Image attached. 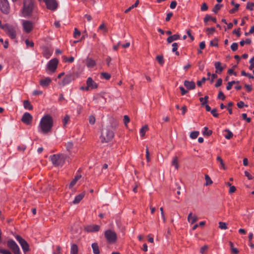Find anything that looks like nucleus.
<instances>
[{"label":"nucleus","mask_w":254,"mask_h":254,"mask_svg":"<svg viewBox=\"0 0 254 254\" xmlns=\"http://www.w3.org/2000/svg\"><path fill=\"white\" fill-rule=\"evenodd\" d=\"M53 126V119L50 115H44L41 119L39 126V132L43 134H48L52 132Z\"/></svg>","instance_id":"f257e3e1"},{"label":"nucleus","mask_w":254,"mask_h":254,"mask_svg":"<svg viewBox=\"0 0 254 254\" xmlns=\"http://www.w3.org/2000/svg\"><path fill=\"white\" fill-rule=\"evenodd\" d=\"M36 8L33 0H24L23 6L20 10V16L23 17H29L32 16Z\"/></svg>","instance_id":"f03ea898"},{"label":"nucleus","mask_w":254,"mask_h":254,"mask_svg":"<svg viewBox=\"0 0 254 254\" xmlns=\"http://www.w3.org/2000/svg\"><path fill=\"white\" fill-rule=\"evenodd\" d=\"M67 156L64 154H54L51 156V160L53 164L56 166H62L64 165Z\"/></svg>","instance_id":"7ed1b4c3"},{"label":"nucleus","mask_w":254,"mask_h":254,"mask_svg":"<svg viewBox=\"0 0 254 254\" xmlns=\"http://www.w3.org/2000/svg\"><path fill=\"white\" fill-rule=\"evenodd\" d=\"M113 131L109 129L105 128L103 130L100 137L101 141L106 143L110 141L114 137Z\"/></svg>","instance_id":"20e7f679"},{"label":"nucleus","mask_w":254,"mask_h":254,"mask_svg":"<svg viewBox=\"0 0 254 254\" xmlns=\"http://www.w3.org/2000/svg\"><path fill=\"white\" fill-rule=\"evenodd\" d=\"M2 29L4 30L6 34L12 39H14L16 38V31L15 27L8 24H6L4 25V27H2Z\"/></svg>","instance_id":"39448f33"},{"label":"nucleus","mask_w":254,"mask_h":254,"mask_svg":"<svg viewBox=\"0 0 254 254\" xmlns=\"http://www.w3.org/2000/svg\"><path fill=\"white\" fill-rule=\"evenodd\" d=\"M105 237L110 244L115 243L117 239V234L111 230H108L105 232Z\"/></svg>","instance_id":"423d86ee"},{"label":"nucleus","mask_w":254,"mask_h":254,"mask_svg":"<svg viewBox=\"0 0 254 254\" xmlns=\"http://www.w3.org/2000/svg\"><path fill=\"white\" fill-rule=\"evenodd\" d=\"M15 238L20 245L23 252L24 253L28 252L29 251V246L28 243L19 235L16 236Z\"/></svg>","instance_id":"0eeeda50"},{"label":"nucleus","mask_w":254,"mask_h":254,"mask_svg":"<svg viewBox=\"0 0 254 254\" xmlns=\"http://www.w3.org/2000/svg\"><path fill=\"white\" fill-rule=\"evenodd\" d=\"M7 247L13 252L14 254H21L20 249L13 240H9L7 242Z\"/></svg>","instance_id":"6e6552de"},{"label":"nucleus","mask_w":254,"mask_h":254,"mask_svg":"<svg viewBox=\"0 0 254 254\" xmlns=\"http://www.w3.org/2000/svg\"><path fill=\"white\" fill-rule=\"evenodd\" d=\"M75 79V78L74 74L69 73L64 77L63 80L59 83V84L61 86H64L69 84L71 81L74 80Z\"/></svg>","instance_id":"1a4fd4ad"},{"label":"nucleus","mask_w":254,"mask_h":254,"mask_svg":"<svg viewBox=\"0 0 254 254\" xmlns=\"http://www.w3.org/2000/svg\"><path fill=\"white\" fill-rule=\"evenodd\" d=\"M22 27L24 32L29 33L33 29L34 23L31 21L23 20L22 21Z\"/></svg>","instance_id":"9d476101"},{"label":"nucleus","mask_w":254,"mask_h":254,"mask_svg":"<svg viewBox=\"0 0 254 254\" xmlns=\"http://www.w3.org/2000/svg\"><path fill=\"white\" fill-rule=\"evenodd\" d=\"M0 10L4 14L9 12L10 6L7 0H0Z\"/></svg>","instance_id":"9b49d317"},{"label":"nucleus","mask_w":254,"mask_h":254,"mask_svg":"<svg viewBox=\"0 0 254 254\" xmlns=\"http://www.w3.org/2000/svg\"><path fill=\"white\" fill-rule=\"evenodd\" d=\"M59 61L57 59L54 58L50 60L47 64V68L51 72H55L57 68Z\"/></svg>","instance_id":"f8f14e48"},{"label":"nucleus","mask_w":254,"mask_h":254,"mask_svg":"<svg viewBox=\"0 0 254 254\" xmlns=\"http://www.w3.org/2000/svg\"><path fill=\"white\" fill-rule=\"evenodd\" d=\"M87 86L85 90L88 91L91 89H96L98 87L97 84L93 81L91 77H88L86 81Z\"/></svg>","instance_id":"ddd939ff"},{"label":"nucleus","mask_w":254,"mask_h":254,"mask_svg":"<svg viewBox=\"0 0 254 254\" xmlns=\"http://www.w3.org/2000/svg\"><path fill=\"white\" fill-rule=\"evenodd\" d=\"M45 2L47 8L55 10L57 9L58 3L55 0H44Z\"/></svg>","instance_id":"4468645a"},{"label":"nucleus","mask_w":254,"mask_h":254,"mask_svg":"<svg viewBox=\"0 0 254 254\" xmlns=\"http://www.w3.org/2000/svg\"><path fill=\"white\" fill-rule=\"evenodd\" d=\"M100 229V226L98 225L91 224L85 227V230L88 233H94L98 232Z\"/></svg>","instance_id":"2eb2a0df"},{"label":"nucleus","mask_w":254,"mask_h":254,"mask_svg":"<svg viewBox=\"0 0 254 254\" xmlns=\"http://www.w3.org/2000/svg\"><path fill=\"white\" fill-rule=\"evenodd\" d=\"M33 117L29 113H25L21 119V121L26 124L30 125L32 122Z\"/></svg>","instance_id":"dca6fc26"},{"label":"nucleus","mask_w":254,"mask_h":254,"mask_svg":"<svg viewBox=\"0 0 254 254\" xmlns=\"http://www.w3.org/2000/svg\"><path fill=\"white\" fill-rule=\"evenodd\" d=\"M52 79L49 77H45L40 80L39 83L43 87H46L51 83Z\"/></svg>","instance_id":"f3484780"},{"label":"nucleus","mask_w":254,"mask_h":254,"mask_svg":"<svg viewBox=\"0 0 254 254\" xmlns=\"http://www.w3.org/2000/svg\"><path fill=\"white\" fill-rule=\"evenodd\" d=\"M184 84L185 87L189 90H192L195 88V84L192 81L185 80Z\"/></svg>","instance_id":"a211bd4d"},{"label":"nucleus","mask_w":254,"mask_h":254,"mask_svg":"<svg viewBox=\"0 0 254 254\" xmlns=\"http://www.w3.org/2000/svg\"><path fill=\"white\" fill-rule=\"evenodd\" d=\"M215 68H216V73H220L224 69V67L221 65V63L220 62H216L214 63Z\"/></svg>","instance_id":"6ab92c4d"},{"label":"nucleus","mask_w":254,"mask_h":254,"mask_svg":"<svg viewBox=\"0 0 254 254\" xmlns=\"http://www.w3.org/2000/svg\"><path fill=\"white\" fill-rule=\"evenodd\" d=\"M198 220L197 217L194 215H192V213L190 212L188 216V221L191 224H193L196 222Z\"/></svg>","instance_id":"aec40b11"},{"label":"nucleus","mask_w":254,"mask_h":254,"mask_svg":"<svg viewBox=\"0 0 254 254\" xmlns=\"http://www.w3.org/2000/svg\"><path fill=\"white\" fill-rule=\"evenodd\" d=\"M85 196V192H82V193L79 194L77 196H75L74 199L73 201V204H77Z\"/></svg>","instance_id":"412c9836"},{"label":"nucleus","mask_w":254,"mask_h":254,"mask_svg":"<svg viewBox=\"0 0 254 254\" xmlns=\"http://www.w3.org/2000/svg\"><path fill=\"white\" fill-rule=\"evenodd\" d=\"M180 35L179 34H174V35H173L172 36H169L167 38V42L168 43H171L173 41L177 40L180 39Z\"/></svg>","instance_id":"4be33fe9"},{"label":"nucleus","mask_w":254,"mask_h":254,"mask_svg":"<svg viewBox=\"0 0 254 254\" xmlns=\"http://www.w3.org/2000/svg\"><path fill=\"white\" fill-rule=\"evenodd\" d=\"M209 20H211L215 23L216 22V19L215 18L212 17L208 14H206L204 18V22L206 25H208V22Z\"/></svg>","instance_id":"5701e85b"},{"label":"nucleus","mask_w":254,"mask_h":254,"mask_svg":"<svg viewBox=\"0 0 254 254\" xmlns=\"http://www.w3.org/2000/svg\"><path fill=\"white\" fill-rule=\"evenodd\" d=\"M96 65V62L94 60L90 58L86 59V65L88 67H93Z\"/></svg>","instance_id":"b1692460"},{"label":"nucleus","mask_w":254,"mask_h":254,"mask_svg":"<svg viewBox=\"0 0 254 254\" xmlns=\"http://www.w3.org/2000/svg\"><path fill=\"white\" fill-rule=\"evenodd\" d=\"M81 178V175H78L75 176L74 178L73 179V180L70 182L69 187V188H72L77 183L78 180L80 179Z\"/></svg>","instance_id":"393cba45"},{"label":"nucleus","mask_w":254,"mask_h":254,"mask_svg":"<svg viewBox=\"0 0 254 254\" xmlns=\"http://www.w3.org/2000/svg\"><path fill=\"white\" fill-rule=\"evenodd\" d=\"M94 254H100V250L97 243H94L91 245Z\"/></svg>","instance_id":"a878e982"},{"label":"nucleus","mask_w":254,"mask_h":254,"mask_svg":"<svg viewBox=\"0 0 254 254\" xmlns=\"http://www.w3.org/2000/svg\"><path fill=\"white\" fill-rule=\"evenodd\" d=\"M78 248L77 246L75 244H72L70 248V254H78Z\"/></svg>","instance_id":"bb28decb"},{"label":"nucleus","mask_w":254,"mask_h":254,"mask_svg":"<svg viewBox=\"0 0 254 254\" xmlns=\"http://www.w3.org/2000/svg\"><path fill=\"white\" fill-rule=\"evenodd\" d=\"M24 107L25 109H28L30 110H32L33 107L31 104L30 102L28 100H24L23 102Z\"/></svg>","instance_id":"cd10ccee"},{"label":"nucleus","mask_w":254,"mask_h":254,"mask_svg":"<svg viewBox=\"0 0 254 254\" xmlns=\"http://www.w3.org/2000/svg\"><path fill=\"white\" fill-rule=\"evenodd\" d=\"M172 165L174 166L176 169H178L179 166L178 165V158L177 156L173 158L172 161Z\"/></svg>","instance_id":"c85d7f7f"},{"label":"nucleus","mask_w":254,"mask_h":254,"mask_svg":"<svg viewBox=\"0 0 254 254\" xmlns=\"http://www.w3.org/2000/svg\"><path fill=\"white\" fill-rule=\"evenodd\" d=\"M148 129V126L146 125L144 126L140 130V134L141 136H144L145 134V132Z\"/></svg>","instance_id":"c756f323"},{"label":"nucleus","mask_w":254,"mask_h":254,"mask_svg":"<svg viewBox=\"0 0 254 254\" xmlns=\"http://www.w3.org/2000/svg\"><path fill=\"white\" fill-rule=\"evenodd\" d=\"M225 131L227 132V134L225 135V137L226 139H229L233 137V134L230 130L226 129L225 130Z\"/></svg>","instance_id":"7c9ffc66"},{"label":"nucleus","mask_w":254,"mask_h":254,"mask_svg":"<svg viewBox=\"0 0 254 254\" xmlns=\"http://www.w3.org/2000/svg\"><path fill=\"white\" fill-rule=\"evenodd\" d=\"M219 228L221 229L226 230L228 228L227 224L225 222H219Z\"/></svg>","instance_id":"2f4dec72"},{"label":"nucleus","mask_w":254,"mask_h":254,"mask_svg":"<svg viewBox=\"0 0 254 254\" xmlns=\"http://www.w3.org/2000/svg\"><path fill=\"white\" fill-rule=\"evenodd\" d=\"M204 130L203 132V134L204 135H207V136H210L211 135L212 133V131L211 130H208V128L207 127H205L204 128Z\"/></svg>","instance_id":"473e14b6"},{"label":"nucleus","mask_w":254,"mask_h":254,"mask_svg":"<svg viewBox=\"0 0 254 254\" xmlns=\"http://www.w3.org/2000/svg\"><path fill=\"white\" fill-rule=\"evenodd\" d=\"M199 133V132L198 131H193L190 133V137L192 139H195L198 136Z\"/></svg>","instance_id":"72a5a7b5"},{"label":"nucleus","mask_w":254,"mask_h":254,"mask_svg":"<svg viewBox=\"0 0 254 254\" xmlns=\"http://www.w3.org/2000/svg\"><path fill=\"white\" fill-rule=\"evenodd\" d=\"M229 243L231 247V250L232 252L235 254H237L239 253V251L237 250V249L233 247V243L232 242H229Z\"/></svg>","instance_id":"f704fd0d"},{"label":"nucleus","mask_w":254,"mask_h":254,"mask_svg":"<svg viewBox=\"0 0 254 254\" xmlns=\"http://www.w3.org/2000/svg\"><path fill=\"white\" fill-rule=\"evenodd\" d=\"M222 6V5L217 4L214 6L212 11L214 13H217L218 12V11L221 9Z\"/></svg>","instance_id":"c9c22d12"},{"label":"nucleus","mask_w":254,"mask_h":254,"mask_svg":"<svg viewBox=\"0 0 254 254\" xmlns=\"http://www.w3.org/2000/svg\"><path fill=\"white\" fill-rule=\"evenodd\" d=\"M205 179L206 180L205 185L206 186H209L212 184V181L211 180L210 178L209 177L208 175H206L205 176Z\"/></svg>","instance_id":"e433bc0d"},{"label":"nucleus","mask_w":254,"mask_h":254,"mask_svg":"<svg viewBox=\"0 0 254 254\" xmlns=\"http://www.w3.org/2000/svg\"><path fill=\"white\" fill-rule=\"evenodd\" d=\"M251 40L250 39H247L246 40H242L240 42V44L241 46H243L245 44H250L251 43Z\"/></svg>","instance_id":"4c0bfd02"},{"label":"nucleus","mask_w":254,"mask_h":254,"mask_svg":"<svg viewBox=\"0 0 254 254\" xmlns=\"http://www.w3.org/2000/svg\"><path fill=\"white\" fill-rule=\"evenodd\" d=\"M239 6H240L239 4H235L234 7L233 8L231 9L229 11V12L230 13H234L236 12L238 10Z\"/></svg>","instance_id":"58836bf2"},{"label":"nucleus","mask_w":254,"mask_h":254,"mask_svg":"<svg viewBox=\"0 0 254 254\" xmlns=\"http://www.w3.org/2000/svg\"><path fill=\"white\" fill-rule=\"evenodd\" d=\"M101 75L107 80H109L111 78V75L107 72H102Z\"/></svg>","instance_id":"ea45409f"},{"label":"nucleus","mask_w":254,"mask_h":254,"mask_svg":"<svg viewBox=\"0 0 254 254\" xmlns=\"http://www.w3.org/2000/svg\"><path fill=\"white\" fill-rule=\"evenodd\" d=\"M73 143L72 142H68L66 144V148L68 151H70V150L73 148Z\"/></svg>","instance_id":"a19ab883"},{"label":"nucleus","mask_w":254,"mask_h":254,"mask_svg":"<svg viewBox=\"0 0 254 254\" xmlns=\"http://www.w3.org/2000/svg\"><path fill=\"white\" fill-rule=\"evenodd\" d=\"M69 120H70V117L68 115H66L63 119V123H64V127H65V126L68 123Z\"/></svg>","instance_id":"79ce46f5"},{"label":"nucleus","mask_w":254,"mask_h":254,"mask_svg":"<svg viewBox=\"0 0 254 254\" xmlns=\"http://www.w3.org/2000/svg\"><path fill=\"white\" fill-rule=\"evenodd\" d=\"M254 7V2H248L247 4L246 8L250 10H253Z\"/></svg>","instance_id":"37998d69"},{"label":"nucleus","mask_w":254,"mask_h":254,"mask_svg":"<svg viewBox=\"0 0 254 254\" xmlns=\"http://www.w3.org/2000/svg\"><path fill=\"white\" fill-rule=\"evenodd\" d=\"M156 60H157L158 63L161 65H162L164 63L163 57L162 56H157L156 57Z\"/></svg>","instance_id":"c03bdc74"},{"label":"nucleus","mask_w":254,"mask_h":254,"mask_svg":"<svg viewBox=\"0 0 254 254\" xmlns=\"http://www.w3.org/2000/svg\"><path fill=\"white\" fill-rule=\"evenodd\" d=\"M210 45L211 46L218 47V39L217 38L214 39L210 42Z\"/></svg>","instance_id":"a18cd8bd"},{"label":"nucleus","mask_w":254,"mask_h":254,"mask_svg":"<svg viewBox=\"0 0 254 254\" xmlns=\"http://www.w3.org/2000/svg\"><path fill=\"white\" fill-rule=\"evenodd\" d=\"M216 159L218 162H220L221 167H222L223 169H225V164L222 159L220 156H217Z\"/></svg>","instance_id":"49530a36"},{"label":"nucleus","mask_w":254,"mask_h":254,"mask_svg":"<svg viewBox=\"0 0 254 254\" xmlns=\"http://www.w3.org/2000/svg\"><path fill=\"white\" fill-rule=\"evenodd\" d=\"M96 119L94 116L91 115L89 117V122L90 124L93 125L95 124Z\"/></svg>","instance_id":"de8ad7c7"},{"label":"nucleus","mask_w":254,"mask_h":254,"mask_svg":"<svg viewBox=\"0 0 254 254\" xmlns=\"http://www.w3.org/2000/svg\"><path fill=\"white\" fill-rule=\"evenodd\" d=\"M238 44L237 43H233L231 46V49L233 51H236L238 49Z\"/></svg>","instance_id":"09e8293b"},{"label":"nucleus","mask_w":254,"mask_h":254,"mask_svg":"<svg viewBox=\"0 0 254 254\" xmlns=\"http://www.w3.org/2000/svg\"><path fill=\"white\" fill-rule=\"evenodd\" d=\"M99 30H103L105 33H106L108 31V29L106 27L104 23H102L100 26L98 28Z\"/></svg>","instance_id":"8fccbe9b"},{"label":"nucleus","mask_w":254,"mask_h":254,"mask_svg":"<svg viewBox=\"0 0 254 254\" xmlns=\"http://www.w3.org/2000/svg\"><path fill=\"white\" fill-rule=\"evenodd\" d=\"M25 44L27 47H30L32 48L34 46V43L32 41H29L28 39H26L25 40Z\"/></svg>","instance_id":"3c124183"},{"label":"nucleus","mask_w":254,"mask_h":254,"mask_svg":"<svg viewBox=\"0 0 254 254\" xmlns=\"http://www.w3.org/2000/svg\"><path fill=\"white\" fill-rule=\"evenodd\" d=\"M124 124H125V126L127 127V124L130 121V119H129V117L128 116H127V115H125L124 116Z\"/></svg>","instance_id":"603ef678"},{"label":"nucleus","mask_w":254,"mask_h":254,"mask_svg":"<svg viewBox=\"0 0 254 254\" xmlns=\"http://www.w3.org/2000/svg\"><path fill=\"white\" fill-rule=\"evenodd\" d=\"M250 65L249 69L252 70L254 68V57L250 60Z\"/></svg>","instance_id":"864d4df0"},{"label":"nucleus","mask_w":254,"mask_h":254,"mask_svg":"<svg viewBox=\"0 0 254 254\" xmlns=\"http://www.w3.org/2000/svg\"><path fill=\"white\" fill-rule=\"evenodd\" d=\"M208 249V246L207 245H204L202 247L200 250V253L202 254H204Z\"/></svg>","instance_id":"5fc2aeb1"},{"label":"nucleus","mask_w":254,"mask_h":254,"mask_svg":"<svg viewBox=\"0 0 254 254\" xmlns=\"http://www.w3.org/2000/svg\"><path fill=\"white\" fill-rule=\"evenodd\" d=\"M207 79V80H208V79H209V78H207V79H206L205 77H203V78H202L201 80L198 81L197 82V85H198V86H201L202 83L205 82V81Z\"/></svg>","instance_id":"6e6d98bb"},{"label":"nucleus","mask_w":254,"mask_h":254,"mask_svg":"<svg viewBox=\"0 0 254 254\" xmlns=\"http://www.w3.org/2000/svg\"><path fill=\"white\" fill-rule=\"evenodd\" d=\"M218 98L221 99L222 100H224L225 99V96L223 93L222 91H220L218 95Z\"/></svg>","instance_id":"4d7b16f0"},{"label":"nucleus","mask_w":254,"mask_h":254,"mask_svg":"<svg viewBox=\"0 0 254 254\" xmlns=\"http://www.w3.org/2000/svg\"><path fill=\"white\" fill-rule=\"evenodd\" d=\"M80 32L77 28H74V32L73 34V37L74 38H76L77 36H80Z\"/></svg>","instance_id":"13d9d810"},{"label":"nucleus","mask_w":254,"mask_h":254,"mask_svg":"<svg viewBox=\"0 0 254 254\" xmlns=\"http://www.w3.org/2000/svg\"><path fill=\"white\" fill-rule=\"evenodd\" d=\"M237 106L240 108H242L243 107L246 106L247 107L248 105H245V103L243 101H240L237 103Z\"/></svg>","instance_id":"bf43d9fd"},{"label":"nucleus","mask_w":254,"mask_h":254,"mask_svg":"<svg viewBox=\"0 0 254 254\" xmlns=\"http://www.w3.org/2000/svg\"><path fill=\"white\" fill-rule=\"evenodd\" d=\"M242 118H243V119L244 120H246V121L248 123H250L251 122V118H248L247 116V114H245V113H244V114H242Z\"/></svg>","instance_id":"052dcab7"},{"label":"nucleus","mask_w":254,"mask_h":254,"mask_svg":"<svg viewBox=\"0 0 254 254\" xmlns=\"http://www.w3.org/2000/svg\"><path fill=\"white\" fill-rule=\"evenodd\" d=\"M206 30L208 32V34H212L215 31V28L214 27L207 28Z\"/></svg>","instance_id":"680f3d73"},{"label":"nucleus","mask_w":254,"mask_h":254,"mask_svg":"<svg viewBox=\"0 0 254 254\" xmlns=\"http://www.w3.org/2000/svg\"><path fill=\"white\" fill-rule=\"evenodd\" d=\"M56 249H57L56 251L53 252V254H61V247L59 246H57L56 247Z\"/></svg>","instance_id":"e2e57ef3"},{"label":"nucleus","mask_w":254,"mask_h":254,"mask_svg":"<svg viewBox=\"0 0 254 254\" xmlns=\"http://www.w3.org/2000/svg\"><path fill=\"white\" fill-rule=\"evenodd\" d=\"M64 60L66 62L72 63L74 61V58L73 57H71L69 58H67V57H64Z\"/></svg>","instance_id":"0e129e2a"},{"label":"nucleus","mask_w":254,"mask_h":254,"mask_svg":"<svg viewBox=\"0 0 254 254\" xmlns=\"http://www.w3.org/2000/svg\"><path fill=\"white\" fill-rule=\"evenodd\" d=\"M208 9V6L206 3L204 2L201 6V10L202 11H206Z\"/></svg>","instance_id":"69168bd1"},{"label":"nucleus","mask_w":254,"mask_h":254,"mask_svg":"<svg viewBox=\"0 0 254 254\" xmlns=\"http://www.w3.org/2000/svg\"><path fill=\"white\" fill-rule=\"evenodd\" d=\"M51 55V54L49 53L48 50L47 49H45L44 52V56L48 58Z\"/></svg>","instance_id":"338daca9"},{"label":"nucleus","mask_w":254,"mask_h":254,"mask_svg":"<svg viewBox=\"0 0 254 254\" xmlns=\"http://www.w3.org/2000/svg\"><path fill=\"white\" fill-rule=\"evenodd\" d=\"M211 113L213 115L214 117H218V114L217 113V110L216 109H213L211 111Z\"/></svg>","instance_id":"774afa93"}]
</instances>
